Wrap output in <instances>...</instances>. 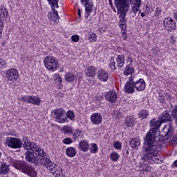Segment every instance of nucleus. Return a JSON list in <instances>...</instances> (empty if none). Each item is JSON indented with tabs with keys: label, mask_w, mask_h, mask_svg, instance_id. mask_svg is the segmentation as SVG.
Returning <instances> with one entry per match:
<instances>
[{
	"label": "nucleus",
	"mask_w": 177,
	"mask_h": 177,
	"mask_svg": "<svg viewBox=\"0 0 177 177\" xmlns=\"http://www.w3.org/2000/svg\"><path fill=\"white\" fill-rule=\"evenodd\" d=\"M162 122L160 118L159 119H151L149 122L151 129L144 138L147 145L144 147L142 155V160L148 164H153V162L158 164L160 162V160L156 158L160 151V147L158 142L156 141V138L161 135L162 138L168 140L171 139L174 135L175 129L172 122L166 124L162 131L160 132V127Z\"/></svg>",
	"instance_id": "f257e3e1"
},
{
	"label": "nucleus",
	"mask_w": 177,
	"mask_h": 177,
	"mask_svg": "<svg viewBox=\"0 0 177 177\" xmlns=\"http://www.w3.org/2000/svg\"><path fill=\"white\" fill-rule=\"evenodd\" d=\"M24 147L26 150H32L35 154L37 155L35 156L32 152L28 151L25 153V160L28 162H32L38 165L41 161V158H42V156H44V149L41 147L35 145V142H30L27 140V138H24Z\"/></svg>",
	"instance_id": "f03ea898"
},
{
	"label": "nucleus",
	"mask_w": 177,
	"mask_h": 177,
	"mask_svg": "<svg viewBox=\"0 0 177 177\" xmlns=\"http://www.w3.org/2000/svg\"><path fill=\"white\" fill-rule=\"evenodd\" d=\"M13 167L18 169V171H21V172H23L24 174H26L28 176L30 177H37V173L34 169V167L28 165V162L20 161V160H16L13 162Z\"/></svg>",
	"instance_id": "7ed1b4c3"
},
{
	"label": "nucleus",
	"mask_w": 177,
	"mask_h": 177,
	"mask_svg": "<svg viewBox=\"0 0 177 177\" xmlns=\"http://www.w3.org/2000/svg\"><path fill=\"white\" fill-rule=\"evenodd\" d=\"M122 2H127L133 5L130 11L132 17L136 16V13L138 12V15L140 14V6H142V0H115V5H120Z\"/></svg>",
	"instance_id": "20e7f679"
},
{
	"label": "nucleus",
	"mask_w": 177,
	"mask_h": 177,
	"mask_svg": "<svg viewBox=\"0 0 177 177\" xmlns=\"http://www.w3.org/2000/svg\"><path fill=\"white\" fill-rule=\"evenodd\" d=\"M44 66L50 71H55L59 67V62L53 56H48L44 60Z\"/></svg>",
	"instance_id": "39448f33"
},
{
	"label": "nucleus",
	"mask_w": 177,
	"mask_h": 177,
	"mask_svg": "<svg viewBox=\"0 0 177 177\" xmlns=\"http://www.w3.org/2000/svg\"><path fill=\"white\" fill-rule=\"evenodd\" d=\"M5 145L10 149H21L23 142L19 138L15 137H8L5 142Z\"/></svg>",
	"instance_id": "423d86ee"
},
{
	"label": "nucleus",
	"mask_w": 177,
	"mask_h": 177,
	"mask_svg": "<svg viewBox=\"0 0 177 177\" xmlns=\"http://www.w3.org/2000/svg\"><path fill=\"white\" fill-rule=\"evenodd\" d=\"M39 164L44 167H46L47 169H49L50 171H55V169H56V165H55L53 162L49 159V156H48V154H46L45 152H43Z\"/></svg>",
	"instance_id": "0eeeda50"
},
{
	"label": "nucleus",
	"mask_w": 177,
	"mask_h": 177,
	"mask_svg": "<svg viewBox=\"0 0 177 177\" xmlns=\"http://www.w3.org/2000/svg\"><path fill=\"white\" fill-rule=\"evenodd\" d=\"M129 3H131L124 1L115 5L116 8H118L119 17H127V13H128V10H129Z\"/></svg>",
	"instance_id": "6e6552de"
},
{
	"label": "nucleus",
	"mask_w": 177,
	"mask_h": 177,
	"mask_svg": "<svg viewBox=\"0 0 177 177\" xmlns=\"http://www.w3.org/2000/svg\"><path fill=\"white\" fill-rule=\"evenodd\" d=\"M135 76L131 75L124 85V92L126 93H133L135 92Z\"/></svg>",
	"instance_id": "1a4fd4ad"
},
{
	"label": "nucleus",
	"mask_w": 177,
	"mask_h": 177,
	"mask_svg": "<svg viewBox=\"0 0 177 177\" xmlns=\"http://www.w3.org/2000/svg\"><path fill=\"white\" fill-rule=\"evenodd\" d=\"M19 71L16 68H11L9 69L6 72V77L8 80V81H12V82H15V81H17L19 80Z\"/></svg>",
	"instance_id": "9d476101"
},
{
	"label": "nucleus",
	"mask_w": 177,
	"mask_h": 177,
	"mask_svg": "<svg viewBox=\"0 0 177 177\" xmlns=\"http://www.w3.org/2000/svg\"><path fill=\"white\" fill-rule=\"evenodd\" d=\"M23 102H26V103H31V104H35L38 106L41 104V98L37 96L25 95L22 97Z\"/></svg>",
	"instance_id": "9b49d317"
},
{
	"label": "nucleus",
	"mask_w": 177,
	"mask_h": 177,
	"mask_svg": "<svg viewBox=\"0 0 177 177\" xmlns=\"http://www.w3.org/2000/svg\"><path fill=\"white\" fill-rule=\"evenodd\" d=\"M164 24L167 31L176 30V22L171 17H167L164 19Z\"/></svg>",
	"instance_id": "f8f14e48"
},
{
	"label": "nucleus",
	"mask_w": 177,
	"mask_h": 177,
	"mask_svg": "<svg viewBox=\"0 0 177 177\" xmlns=\"http://www.w3.org/2000/svg\"><path fill=\"white\" fill-rule=\"evenodd\" d=\"M105 99L109 103H115L118 99V93H117L115 90L109 91L105 95Z\"/></svg>",
	"instance_id": "ddd939ff"
},
{
	"label": "nucleus",
	"mask_w": 177,
	"mask_h": 177,
	"mask_svg": "<svg viewBox=\"0 0 177 177\" xmlns=\"http://www.w3.org/2000/svg\"><path fill=\"white\" fill-rule=\"evenodd\" d=\"M134 86L138 92H142V91H145L146 88V82L143 79L138 80V77L135 76Z\"/></svg>",
	"instance_id": "4468645a"
},
{
	"label": "nucleus",
	"mask_w": 177,
	"mask_h": 177,
	"mask_svg": "<svg viewBox=\"0 0 177 177\" xmlns=\"http://www.w3.org/2000/svg\"><path fill=\"white\" fill-rule=\"evenodd\" d=\"M97 77L102 82H107L109 81V72L104 69H100L97 73Z\"/></svg>",
	"instance_id": "2eb2a0df"
},
{
	"label": "nucleus",
	"mask_w": 177,
	"mask_h": 177,
	"mask_svg": "<svg viewBox=\"0 0 177 177\" xmlns=\"http://www.w3.org/2000/svg\"><path fill=\"white\" fill-rule=\"evenodd\" d=\"M90 120L95 125H99L103 121V117L100 113H94L91 115Z\"/></svg>",
	"instance_id": "dca6fc26"
},
{
	"label": "nucleus",
	"mask_w": 177,
	"mask_h": 177,
	"mask_svg": "<svg viewBox=\"0 0 177 177\" xmlns=\"http://www.w3.org/2000/svg\"><path fill=\"white\" fill-rule=\"evenodd\" d=\"M6 16H8V10L5 7H0V37H2V31H3V22L1 18Z\"/></svg>",
	"instance_id": "f3484780"
},
{
	"label": "nucleus",
	"mask_w": 177,
	"mask_h": 177,
	"mask_svg": "<svg viewBox=\"0 0 177 177\" xmlns=\"http://www.w3.org/2000/svg\"><path fill=\"white\" fill-rule=\"evenodd\" d=\"M96 73H97V68L93 66H90L86 68L85 74L86 77L95 78V76L96 75Z\"/></svg>",
	"instance_id": "a211bd4d"
},
{
	"label": "nucleus",
	"mask_w": 177,
	"mask_h": 177,
	"mask_svg": "<svg viewBox=\"0 0 177 177\" xmlns=\"http://www.w3.org/2000/svg\"><path fill=\"white\" fill-rule=\"evenodd\" d=\"M85 6V13L84 17L86 19L87 21H91V19H88V17L91 16L92 12H93V4L92 3H88V4L84 5Z\"/></svg>",
	"instance_id": "6ab92c4d"
},
{
	"label": "nucleus",
	"mask_w": 177,
	"mask_h": 177,
	"mask_svg": "<svg viewBox=\"0 0 177 177\" xmlns=\"http://www.w3.org/2000/svg\"><path fill=\"white\" fill-rule=\"evenodd\" d=\"M89 142L85 140H83L79 142V149L84 151V153L88 151L89 150Z\"/></svg>",
	"instance_id": "aec40b11"
},
{
	"label": "nucleus",
	"mask_w": 177,
	"mask_h": 177,
	"mask_svg": "<svg viewBox=\"0 0 177 177\" xmlns=\"http://www.w3.org/2000/svg\"><path fill=\"white\" fill-rule=\"evenodd\" d=\"M48 20L50 21H54V23H57V20H59V14L57 10H53V12H50L48 13Z\"/></svg>",
	"instance_id": "412c9836"
},
{
	"label": "nucleus",
	"mask_w": 177,
	"mask_h": 177,
	"mask_svg": "<svg viewBox=\"0 0 177 177\" xmlns=\"http://www.w3.org/2000/svg\"><path fill=\"white\" fill-rule=\"evenodd\" d=\"M130 146L132 149H135V150H138L139 147L140 146V139L138 138H132L130 141Z\"/></svg>",
	"instance_id": "4be33fe9"
},
{
	"label": "nucleus",
	"mask_w": 177,
	"mask_h": 177,
	"mask_svg": "<svg viewBox=\"0 0 177 177\" xmlns=\"http://www.w3.org/2000/svg\"><path fill=\"white\" fill-rule=\"evenodd\" d=\"M116 64L118 67H124L125 64V56L124 55H119L116 57Z\"/></svg>",
	"instance_id": "5701e85b"
},
{
	"label": "nucleus",
	"mask_w": 177,
	"mask_h": 177,
	"mask_svg": "<svg viewBox=\"0 0 177 177\" xmlns=\"http://www.w3.org/2000/svg\"><path fill=\"white\" fill-rule=\"evenodd\" d=\"M135 73V68L132 66V64H129L126 66L124 71V75H131Z\"/></svg>",
	"instance_id": "b1692460"
},
{
	"label": "nucleus",
	"mask_w": 177,
	"mask_h": 177,
	"mask_svg": "<svg viewBox=\"0 0 177 177\" xmlns=\"http://www.w3.org/2000/svg\"><path fill=\"white\" fill-rule=\"evenodd\" d=\"M135 121H136L135 116H129L126 118L125 124L127 127H133L135 125Z\"/></svg>",
	"instance_id": "393cba45"
},
{
	"label": "nucleus",
	"mask_w": 177,
	"mask_h": 177,
	"mask_svg": "<svg viewBox=\"0 0 177 177\" xmlns=\"http://www.w3.org/2000/svg\"><path fill=\"white\" fill-rule=\"evenodd\" d=\"M9 166L6 165V163H2L0 167V175H6L9 174Z\"/></svg>",
	"instance_id": "a878e982"
},
{
	"label": "nucleus",
	"mask_w": 177,
	"mask_h": 177,
	"mask_svg": "<svg viewBox=\"0 0 177 177\" xmlns=\"http://www.w3.org/2000/svg\"><path fill=\"white\" fill-rule=\"evenodd\" d=\"M149 111L146 109H142L139 113H138V118L142 120H146L147 117H149Z\"/></svg>",
	"instance_id": "bb28decb"
},
{
	"label": "nucleus",
	"mask_w": 177,
	"mask_h": 177,
	"mask_svg": "<svg viewBox=\"0 0 177 177\" xmlns=\"http://www.w3.org/2000/svg\"><path fill=\"white\" fill-rule=\"evenodd\" d=\"M66 156L68 157H75L77 151L73 147H68L66 150Z\"/></svg>",
	"instance_id": "cd10ccee"
},
{
	"label": "nucleus",
	"mask_w": 177,
	"mask_h": 177,
	"mask_svg": "<svg viewBox=\"0 0 177 177\" xmlns=\"http://www.w3.org/2000/svg\"><path fill=\"white\" fill-rule=\"evenodd\" d=\"M74 80H75V74L69 72L65 73V81H66V82H73Z\"/></svg>",
	"instance_id": "c85d7f7f"
},
{
	"label": "nucleus",
	"mask_w": 177,
	"mask_h": 177,
	"mask_svg": "<svg viewBox=\"0 0 177 177\" xmlns=\"http://www.w3.org/2000/svg\"><path fill=\"white\" fill-rule=\"evenodd\" d=\"M89 150L91 154H96V153H99V147L96 143H91L89 145Z\"/></svg>",
	"instance_id": "c756f323"
},
{
	"label": "nucleus",
	"mask_w": 177,
	"mask_h": 177,
	"mask_svg": "<svg viewBox=\"0 0 177 177\" xmlns=\"http://www.w3.org/2000/svg\"><path fill=\"white\" fill-rule=\"evenodd\" d=\"M159 118L162 122H165V121H169V119L171 118V114H169V112L167 111H165L162 113V115Z\"/></svg>",
	"instance_id": "7c9ffc66"
},
{
	"label": "nucleus",
	"mask_w": 177,
	"mask_h": 177,
	"mask_svg": "<svg viewBox=\"0 0 177 177\" xmlns=\"http://www.w3.org/2000/svg\"><path fill=\"white\" fill-rule=\"evenodd\" d=\"M120 19L119 21V26L120 28H122V30H125L127 29V19H125V17H120Z\"/></svg>",
	"instance_id": "2f4dec72"
},
{
	"label": "nucleus",
	"mask_w": 177,
	"mask_h": 177,
	"mask_svg": "<svg viewBox=\"0 0 177 177\" xmlns=\"http://www.w3.org/2000/svg\"><path fill=\"white\" fill-rule=\"evenodd\" d=\"M53 114H55V117L59 115H64L66 114V111L62 108L56 109L53 111Z\"/></svg>",
	"instance_id": "473e14b6"
},
{
	"label": "nucleus",
	"mask_w": 177,
	"mask_h": 177,
	"mask_svg": "<svg viewBox=\"0 0 177 177\" xmlns=\"http://www.w3.org/2000/svg\"><path fill=\"white\" fill-rule=\"evenodd\" d=\"M109 157L112 161L117 162L120 158V154L115 151L111 152L109 155Z\"/></svg>",
	"instance_id": "72a5a7b5"
},
{
	"label": "nucleus",
	"mask_w": 177,
	"mask_h": 177,
	"mask_svg": "<svg viewBox=\"0 0 177 177\" xmlns=\"http://www.w3.org/2000/svg\"><path fill=\"white\" fill-rule=\"evenodd\" d=\"M66 117L71 121H75V113L71 110H68L66 113Z\"/></svg>",
	"instance_id": "f704fd0d"
},
{
	"label": "nucleus",
	"mask_w": 177,
	"mask_h": 177,
	"mask_svg": "<svg viewBox=\"0 0 177 177\" xmlns=\"http://www.w3.org/2000/svg\"><path fill=\"white\" fill-rule=\"evenodd\" d=\"M109 66L111 68V71H114L115 70V61L114 60V58L111 57L109 61Z\"/></svg>",
	"instance_id": "c9c22d12"
},
{
	"label": "nucleus",
	"mask_w": 177,
	"mask_h": 177,
	"mask_svg": "<svg viewBox=\"0 0 177 177\" xmlns=\"http://www.w3.org/2000/svg\"><path fill=\"white\" fill-rule=\"evenodd\" d=\"M62 131L64 133H73V127L70 125H65L63 127Z\"/></svg>",
	"instance_id": "e433bc0d"
},
{
	"label": "nucleus",
	"mask_w": 177,
	"mask_h": 177,
	"mask_svg": "<svg viewBox=\"0 0 177 177\" xmlns=\"http://www.w3.org/2000/svg\"><path fill=\"white\" fill-rule=\"evenodd\" d=\"M55 121L59 124H64L66 122V118L63 115L55 116Z\"/></svg>",
	"instance_id": "4c0bfd02"
},
{
	"label": "nucleus",
	"mask_w": 177,
	"mask_h": 177,
	"mask_svg": "<svg viewBox=\"0 0 177 177\" xmlns=\"http://www.w3.org/2000/svg\"><path fill=\"white\" fill-rule=\"evenodd\" d=\"M54 80L55 82H57V84H62V76H60V74L55 73L54 75Z\"/></svg>",
	"instance_id": "58836bf2"
},
{
	"label": "nucleus",
	"mask_w": 177,
	"mask_h": 177,
	"mask_svg": "<svg viewBox=\"0 0 177 177\" xmlns=\"http://www.w3.org/2000/svg\"><path fill=\"white\" fill-rule=\"evenodd\" d=\"M169 145L170 146H175L177 145V133L171 138Z\"/></svg>",
	"instance_id": "ea45409f"
},
{
	"label": "nucleus",
	"mask_w": 177,
	"mask_h": 177,
	"mask_svg": "<svg viewBox=\"0 0 177 177\" xmlns=\"http://www.w3.org/2000/svg\"><path fill=\"white\" fill-rule=\"evenodd\" d=\"M97 39V36L95 33H92L88 35V40L90 42H93V41H96Z\"/></svg>",
	"instance_id": "a19ab883"
},
{
	"label": "nucleus",
	"mask_w": 177,
	"mask_h": 177,
	"mask_svg": "<svg viewBox=\"0 0 177 177\" xmlns=\"http://www.w3.org/2000/svg\"><path fill=\"white\" fill-rule=\"evenodd\" d=\"M62 142L64 145H71V143H73V140L70 138H64L62 140Z\"/></svg>",
	"instance_id": "79ce46f5"
},
{
	"label": "nucleus",
	"mask_w": 177,
	"mask_h": 177,
	"mask_svg": "<svg viewBox=\"0 0 177 177\" xmlns=\"http://www.w3.org/2000/svg\"><path fill=\"white\" fill-rule=\"evenodd\" d=\"M47 1L52 6H56L59 3V0H47Z\"/></svg>",
	"instance_id": "37998d69"
},
{
	"label": "nucleus",
	"mask_w": 177,
	"mask_h": 177,
	"mask_svg": "<svg viewBox=\"0 0 177 177\" xmlns=\"http://www.w3.org/2000/svg\"><path fill=\"white\" fill-rule=\"evenodd\" d=\"M142 171L143 172H145L146 174L150 172V166L147 165H144L142 167Z\"/></svg>",
	"instance_id": "c03bdc74"
},
{
	"label": "nucleus",
	"mask_w": 177,
	"mask_h": 177,
	"mask_svg": "<svg viewBox=\"0 0 177 177\" xmlns=\"http://www.w3.org/2000/svg\"><path fill=\"white\" fill-rule=\"evenodd\" d=\"M6 67V61L3 59H0V68H5Z\"/></svg>",
	"instance_id": "a18cd8bd"
},
{
	"label": "nucleus",
	"mask_w": 177,
	"mask_h": 177,
	"mask_svg": "<svg viewBox=\"0 0 177 177\" xmlns=\"http://www.w3.org/2000/svg\"><path fill=\"white\" fill-rule=\"evenodd\" d=\"M172 117L177 120V105L175 106V109H173L171 112Z\"/></svg>",
	"instance_id": "49530a36"
},
{
	"label": "nucleus",
	"mask_w": 177,
	"mask_h": 177,
	"mask_svg": "<svg viewBox=\"0 0 177 177\" xmlns=\"http://www.w3.org/2000/svg\"><path fill=\"white\" fill-rule=\"evenodd\" d=\"M113 147L117 150H120V149H121V147H122L121 142L116 141L115 143H113Z\"/></svg>",
	"instance_id": "de8ad7c7"
},
{
	"label": "nucleus",
	"mask_w": 177,
	"mask_h": 177,
	"mask_svg": "<svg viewBox=\"0 0 177 177\" xmlns=\"http://www.w3.org/2000/svg\"><path fill=\"white\" fill-rule=\"evenodd\" d=\"M71 39L73 42H78L80 41V36L74 35L71 37Z\"/></svg>",
	"instance_id": "09e8293b"
},
{
	"label": "nucleus",
	"mask_w": 177,
	"mask_h": 177,
	"mask_svg": "<svg viewBox=\"0 0 177 177\" xmlns=\"http://www.w3.org/2000/svg\"><path fill=\"white\" fill-rule=\"evenodd\" d=\"M62 172V168L58 167L55 169V175L57 177L60 176V173Z\"/></svg>",
	"instance_id": "8fccbe9b"
},
{
	"label": "nucleus",
	"mask_w": 177,
	"mask_h": 177,
	"mask_svg": "<svg viewBox=\"0 0 177 177\" xmlns=\"http://www.w3.org/2000/svg\"><path fill=\"white\" fill-rule=\"evenodd\" d=\"M153 53L156 55L160 54V48L158 46L154 47Z\"/></svg>",
	"instance_id": "3c124183"
},
{
	"label": "nucleus",
	"mask_w": 177,
	"mask_h": 177,
	"mask_svg": "<svg viewBox=\"0 0 177 177\" xmlns=\"http://www.w3.org/2000/svg\"><path fill=\"white\" fill-rule=\"evenodd\" d=\"M160 15H161V9L157 8L156 12V16H157L158 17V16H160Z\"/></svg>",
	"instance_id": "603ef678"
},
{
	"label": "nucleus",
	"mask_w": 177,
	"mask_h": 177,
	"mask_svg": "<svg viewBox=\"0 0 177 177\" xmlns=\"http://www.w3.org/2000/svg\"><path fill=\"white\" fill-rule=\"evenodd\" d=\"M127 62L129 63V64H132V63H133V59L131 57H128Z\"/></svg>",
	"instance_id": "864d4df0"
},
{
	"label": "nucleus",
	"mask_w": 177,
	"mask_h": 177,
	"mask_svg": "<svg viewBox=\"0 0 177 177\" xmlns=\"http://www.w3.org/2000/svg\"><path fill=\"white\" fill-rule=\"evenodd\" d=\"M81 2L82 3V5H87L88 3H89V0H81Z\"/></svg>",
	"instance_id": "5fc2aeb1"
},
{
	"label": "nucleus",
	"mask_w": 177,
	"mask_h": 177,
	"mask_svg": "<svg viewBox=\"0 0 177 177\" xmlns=\"http://www.w3.org/2000/svg\"><path fill=\"white\" fill-rule=\"evenodd\" d=\"M88 84L89 85H95V80H88Z\"/></svg>",
	"instance_id": "6e6d98bb"
},
{
	"label": "nucleus",
	"mask_w": 177,
	"mask_h": 177,
	"mask_svg": "<svg viewBox=\"0 0 177 177\" xmlns=\"http://www.w3.org/2000/svg\"><path fill=\"white\" fill-rule=\"evenodd\" d=\"M122 37L124 39H127V33H125V31L122 33Z\"/></svg>",
	"instance_id": "4d7b16f0"
},
{
	"label": "nucleus",
	"mask_w": 177,
	"mask_h": 177,
	"mask_svg": "<svg viewBox=\"0 0 177 177\" xmlns=\"http://www.w3.org/2000/svg\"><path fill=\"white\" fill-rule=\"evenodd\" d=\"M174 167H177V160L173 163Z\"/></svg>",
	"instance_id": "13d9d810"
},
{
	"label": "nucleus",
	"mask_w": 177,
	"mask_h": 177,
	"mask_svg": "<svg viewBox=\"0 0 177 177\" xmlns=\"http://www.w3.org/2000/svg\"><path fill=\"white\" fill-rule=\"evenodd\" d=\"M146 16V14L145 12H141V17H145Z\"/></svg>",
	"instance_id": "bf43d9fd"
},
{
	"label": "nucleus",
	"mask_w": 177,
	"mask_h": 177,
	"mask_svg": "<svg viewBox=\"0 0 177 177\" xmlns=\"http://www.w3.org/2000/svg\"><path fill=\"white\" fill-rule=\"evenodd\" d=\"M77 12H78V15L81 16V10L78 9Z\"/></svg>",
	"instance_id": "052dcab7"
},
{
	"label": "nucleus",
	"mask_w": 177,
	"mask_h": 177,
	"mask_svg": "<svg viewBox=\"0 0 177 177\" xmlns=\"http://www.w3.org/2000/svg\"><path fill=\"white\" fill-rule=\"evenodd\" d=\"M110 6H113V3L111 2V0H109Z\"/></svg>",
	"instance_id": "680f3d73"
},
{
	"label": "nucleus",
	"mask_w": 177,
	"mask_h": 177,
	"mask_svg": "<svg viewBox=\"0 0 177 177\" xmlns=\"http://www.w3.org/2000/svg\"><path fill=\"white\" fill-rule=\"evenodd\" d=\"M166 99H169V100L171 99V97L169 96V95L166 96Z\"/></svg>",
	"instance_id": "e2e57ef3"
},
{
	"label": "nucleus",
	"mask_w": 177,
	"mask_h": 177,
	"mask_svg": "<svg viewBox=\"0 0 177 177\" xmlns=\"http://www.w3.org/2000/svg\"><path fill=\"white\" fill-rule=\"evenodd\" d=\"M2 157V153L0 152V158Z\"/></svg>",
	"instance_id": "0e129e2a"
},
{
	"label": "nucleus",
	"mask_w": 177,
	"mask_h": 177,
	"mask_svg": "<svg viewBox=\"0 0 177 177\" xmlns=\"http://www.w3.org/2000/svg\"><path fill=\"white\" fill-rule=\"evenodd\" d=\"M142 167V165H140L139 167L140 168Z\"/></svg>",
	"instance_id": "69168bd1"
}]
</instances>
